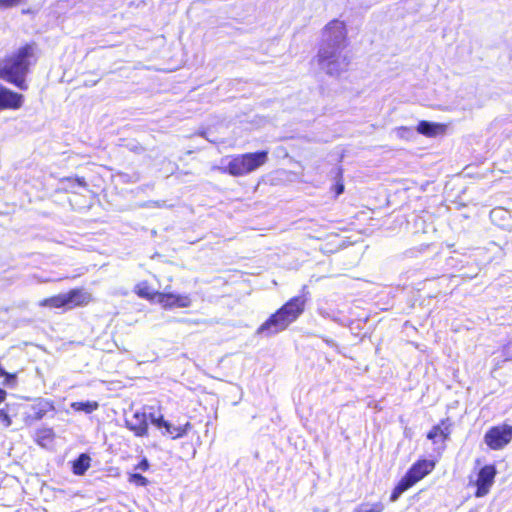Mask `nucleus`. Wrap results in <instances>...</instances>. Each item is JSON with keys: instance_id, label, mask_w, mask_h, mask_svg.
<instances>
[{"instance_id": "nucleus-1", "label": "nucleus", "mask_w": 512, "mask_h": 512, "mask_svg": "<svg viewBox=\"0 0 512 512\" xmlns=\"http://www.w3.org/2000/svg\"><path fill=\"white\" fill-rule=\"evenodd\" d=\"M348 30L344 21L331 20L322 30L321 42L317 53L319 68L330 76H339L350 64L346 52Z\"/></svg>"}, {"instance_id": "nucleus-2", "label": "nucleus", "mask_w": 512, "mask_h": 512, "mask_svg": "<svg viewBox=\"0 0 512 512\" xmlns=\"http://www.w3.org/2000/svg\"><path fill=\"white\" fill-rule=\"evenodd\" d=\"M36 46L27 44L10 56L0 60V79L21 90H27L26 75L35 60Z\"/></svg>"}, {"instance_id": "nucleus-3", "label": "nucleus", "mask_w": 512, "mask_h": 512, "mask_svg": "<svg viewBox=\"0 0 512 512\" xmlns=\"http://www.w3.org/2000/svg\"><path fill=\"white\" fill-rule=\"evenodd\" d=\"M305 305L306 299L304 296L290 299L257 329L256 334L271 336L284 331L303 313Z\"/></svg>"}, {"instance_id": "nucleus-4", "label": "nucleus", "mask_w": 512, "mask_h": 512, "mask_svg": "<svg viewBox=\"0 0 512 512\" xmlns=\"http://www.w3.org/2000/svg\"><path fill=\"white\" fill-rule=\"evenodd\" d=\"M267 161V151L245 153L223 158L221 160L222 165L214 166L213 169L234 177H241L254 172L266 164Z\"/></svg>"}, {"instance_id": "nucleus-5", "label": "nucleus", "mask_w": 512, "mask_h": 512, "mask_svg": "<svg viewBox=\"0 0 512 512\" xmlns=\"http://www.w3.org/2000/svg\"><path fill=\"white\" fill-rule=\"evenodd\" d=\"M92 301V295L83 288L72 289L67 293H61L40 301L39 305L51 308L73 309L86 306Z\"/></svg>"}, {"instance_id": "nucleus-6", "label": "nucleus", "mask_w": 512, "mask_h": 512, "mask_svg": "<svg viewBox=\"0 0 512 512\" xmlns=\"http://www.w3.org/2000/svg\"><path fill=\"white\" fill-rule=\"evenodd\" d=\"M511 440L512 426L506 424L490 428L484 436V442L493 450L504 448Z\"/></svg>"}, {"instance_id": "nucleus-7", "label": "nucleus", "mask_w": 512, "mask_h": 512, "mask_svg": "<svg viewBox=\"0 0 512 512\" xmlns=\"http://www.w3.org/2000/svg\"><path fill=\"white\" fill-rule=\"evenodd\" d=\"M496 474V467L492 464L485 465L479 470L475 481V486L477 488L475 496L477 498H482L490 492L495 482Z\"/></svg>"}, {"instance_id": "nucleus-8", "label": "nucleus", "mask_w": 512, "mask_h": 512, "mask_svg": "<svg viewBox=\"0 0 512 512\" xmlns=\"http://www.w3.org/2000/svg\"><path fill=\"white\" fill-rule=\"evenodd\" d=\"M435 461L422 459L417 461L408 470L403 477L411 486L415 485L418 481L423 479L426 475L430 474L435 468Z\"/></svg>"}, {"instance_id": "nucleus-9", "label": "nucleus", "mask_w": 512, "mask_h": 512, "mask_svg": "<svg viewBox=\"0 0 512 512\" xmlns=\"http://www.w3.org/2000/svg\"><path fill=\"white\" fill-rule=\"evenodd\" d=\"M157 303L164 309L188 308L191 306L192 300L188 294L160 292Z\"/></svg>"}, {"instance_id": "nucleus-10", "label": "nucleus", "mask_w": 512, "mask_h": 512, "mask_svg": "<svg viewBox=\"0 0 512 512\" xmlns=\"http://www.w3.org/2000/svg\"><path fill=\"white\" fill-rule=\"evenodd\" d=\"M149 419L156 427L165 429L163 435H170L173 439L185 436L191 428L190 422H187L183 426H173L171 423L164 420L162 415L156 416L154 414H150Z\"/></svg>"}, {"instance_id": "nucleus-11", "label": "nucleus", "mask_w": 512, "mask_h": 512, "mask_svg": "<svg viewBox=\"0 0 512 512\" xmlns=\"http://www.w3.org/2000/svg\"><path fill=\"white\" fill-rule=\"evenodd\" d=\"M24 96L0 84V111L18 110L23 106Z\"/></svg>"}, {"instance_id": "nucleus-12", "label": "nucleus", "mask_w": 512, "mask_h": 512, "mask_svg": "<svg viewBox=\"0 0 512 512\" xmlns=\"http://www.w3.org/2000/svg\"><path fill=\"white\" fill-rule=\"evenodd\" d=\"M125 423L138 437L146 436L148 433V416L143 411H135L131 417L126 418Z\"/></svg>"}, {"instance_id": "nucleus-13", "label": "nucleus", "mask_w": 512, "mask_h": 512, "mask_svg": "<svg viewBox=\"0 0 512 512\" xmlns=\"http://www.w3.org/2000/svg\"><path fill=\"white\" fill-rule=\"evenodd\" d=\"M447 126L442 123L420 121L416 131L426 137H436L446 132Z\"/></svg>"}, {"instance_id": "nucleus-14", "label": "nucleus", "mask_w": 512, "mask_h": 512, "mask_svg": "<svg viewBox=\"0 0 512 512\" xmlns=\"http://www.w3.org/2000/svg\"><path fill=\"white\" fill-rule=\"evenodd\" d=\"M134 292L141 298L147 299L149 301H153L155 298L158 299V295L160 294L159 291L153 289L150 287L148 282L142 281L139 282L135 288Z\"/></svg>"}, {"instance_id": "nucleus-15", "label": "nucleus", "mask_w": 512, "mask_h": 512, "mask_svg": "<svg viewBox=\"0 0 512 512\" xmlns=\"http://www.w3.org/2000/svg\"><path fill=\"white\" fill-rule=\"evenodd\" d=\"M91 458L87 454H81L73 462V473L76 475H83L90 467Z\"/></svg>"}, {"instance_id": "nucleus-16", "label": "nucleus", "mask_w": 512, "mask_h": 512, "mask_svg": "<svg viewBox=\"0 0 512 512\" xmlns=\"http://www.w3.org/2000/svg\"><path fill=\"white\" fill-rule=\"evenodd\" d=\"M449 431L448 428H442L441 426L433 427L427 437L433 442L437 443L438 441L444 442L448 437Z\"/></svg>"}, {"instance_id": "nucleus-17", "label": "nucleus", "mask_w": 512, "mask_h": 512, "mask_svg": "<svg viewBox=\"0 0 512 512\" xmlns=\"http://www.w3.org/2000/svg\"><path fill=\"white\" fill-rule=\"evenodd\" d=\"M98 403L96 401H87V402H73L71 407L75 411H83L85 413H91L98 408Z\"/></svg>"}, {"instance_id": "nucleus-18", "label": "nucleus", "mask_w": 512, "mask_h": 512, "mask_svg": "<svg viewBox=\"0 0 512 512\" xmlns=\"http://www.w3.org/2000/svg\"><path fill=\"white\" fill-rule=\"evenodd\" d=\"M384 509V505L380 502L378 503H365L358 506L354 512H382Z\"/></svg>"}, {"instance_id": "nucleus-19", "label": "nucleus", "mask_w": 512, "mask_h": 512, "mask_svg": "<svg viewBox=\"0 0 512 512\" xmlns=\"http://www.w3.org/2000/svg\"><path fill=\"white\" fill-rule=\"evenodd\" d=\"M410 487L412 486L404 478H402L398 485L394 488L390 500L392 502L396 501L399 496Z\"/></svg>"}, {"instance_id": "nucleus-20", "label": "nucleus", "mask_w": 512, "mask_h": 512, "mask_svg": "<svg viewBox=\"0 0 512 512\" xmlns=\"http://www.w3.org/2000/svg\"><path fill=\"white\" fill-rule=\"evenodd\" d=\"M395 133L399 138L407 140L413 136V130L408 127H398L395 129Z\"/></svg>"}, {"instance_id": "nucleus-21", "label": "nucleus", "mask_w": 512, "mask_h": 512, "mask_svg": "<svg viewBox=\"0 0 512 512\" xmlns=\"http://www.w3.org/2000/svg\"><path fill=\"white\" fill-rule=\"evenodd\" d=\"M129 482L138 486H146L148 484V480L141 474H131L129 477Z\"/></svg>"}, {"instance_id": "nucleus-22", "label": "nucleus", "mask_w": 512, "mask_h": 512, "mask_svg": "<svg viewBox=\"0 0 512 512\" xmlns=\"http://www.w3.org/2000/svg\"><path fill=\"white\" fill-rule=\"evenodd\" d=\"M24 0H0V10L16 7L20 5Z\"/></svg>"}, {"instance_id": "nucleus-23", "label": "nucleus", "mask_w": 512, "mask_h": 512, "mask_svg": "<svg viewBox=\"0 0 512 512\" xmlns=\"http://www.w3.org/2000/svg\"><path fill=\"white\" fill-rule=\"evenodd\" d=\"M0 376L5 377V383H9L10 381H14L16 379L15 373H8L5 371L2 364V359H0Z\"/></svg>"}, {"instance_id": "nucleus-24", "label": "nucleus", "mask_w": 512, "mask_h": 512, "mask_svg": "<svg viewBox=\"0 0 512 512\" xmlns=\"http://www.w3.org/2000/svg\"><path fill=\"white\" fill-rule=\"evenodd\" d=\"M11 425V419L9 415L4 411L0 410V426L6 428Z\"/></svg>"}, {"instance_id": "nucleus-25", "label": "nucleus", "mask_w": 512, "mask_h": 512, "mask_svg": "<svg viewBox=\"0 0 512 512\" xmlns=\"http://www.w3.org/2000/svg\"><path fill=\"white\" fill-rule=\"evenodd\" d=\"M53 405L49 402H44L41 409L37 413V418H41L47 411L52 410Z\"/></svg>"}, {"instance_id": "nucleus-26", "label": "nucleus", "mask_w": 512, "mask_h": 512, "mask_svg": "<svg viewBox=\"0 0 512 512\" xmlns=\"http://www.w3.org/2000/svg\"><path fill=\"white\" fill-rule=\"evenodd\" d=\"M333 190L335 191L336 196H338L344 192V184H343L341 177H339V179L337 180L336 184L333 187Z\"/></svg>"}, {"instance_id": "nucleus-27", "label": "nucleus", "mask_w": 512, "mask_h": 512, "mask_svg": "<svg viewBox=\"0 0 512 512\" xmlns=\"http://www.w3.org/2000/svg\"><path fill=\"white\" fill-rule=\"evenodd\" d=\"M149 468V463L147 461V459H143L138 465H137V469H140V470H147Z\"/></svg>"}, {"instance_id": "nucleus-28", "label": "nucleus", "mask_w": 512, "mask_h": 512, "mask_svg": "<svg viewBox=\"0 0 512 512\" xmlns=\"http://www.w3.org/2000/svg\"><path fill=\"white\" fill-rule=\"evenodd\" d=\"M6 392L0 388V403L5 399Z\"/></svg>"}]
</instances>
